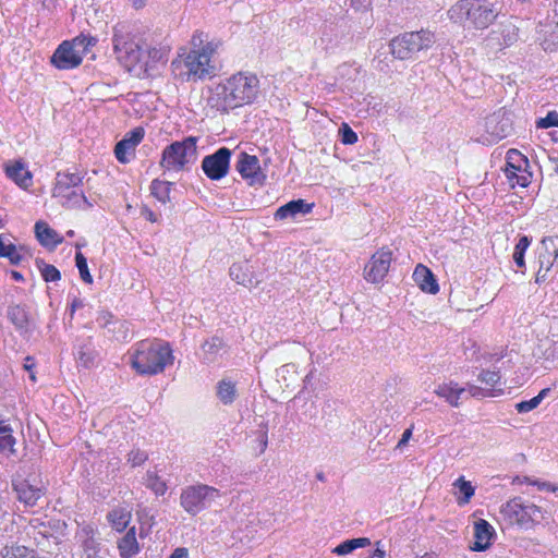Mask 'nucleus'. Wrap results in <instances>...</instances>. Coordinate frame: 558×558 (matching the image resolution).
Instances as JSON below:
<instances>
[{"label": "nucleus", "mask_w": 558, "mask_h": 558, "mask_svg": "<svg viewBox=\"0 0 558 558\" xmlns=\"http://www.w3.org/2000/svg\"><path fill=\"white\" fill-rule=\"evenodd\" d=\"M207 34L196 32L192 39V49L180 53L171 62L173 75L182 82H197L211 78L216 75V66L211 61L214 53L220 46L219 41H208Z\"/></svg>", "instance_id": "nucleus-1"}, {"label": "nucleus", "mask_w": 558, "mask_h": 558, "mask_svg": "<svg viewBox=\"0 0 558 558\" xmlns=\"http://www.w3.org/2000/svg\"><path fill=\"white\" fill-rule=\"evenodd\" d=\"M259 95V80L255 74L239 72L216 85L207 97V106L221 113L253 104Z\"/></svg>", "instance_id": "nucleus-2"}, {"label": "nucleus", "mask_w": 558, "mask_h": 558, "mask_svg": "<svg viewBox=\"0 0 558 558\" xmlns=\"http://www.w3.org/2000/svg\"><path fill=\"white\" fill-rule=\"evenodd\" d=\"M170 344L160 339L137 342L131 352V366L140 375H157L173 363Z\"/></svg>", "instance_id": "nucleus-3"}, {"label": "nucleus", "mask_w": 558, "mask_h": 558, "mask_svg": "<svg viewBox=\"0 0 558 558\" xmlns=\"http://www.w3.org/2000/svg\"><path fill=\"white\" fill-rule=\"evenodd\" d=\"M498 13L495 4L482 0H461L449 9L448 16L454 23H468L469 26L484 29L496 20Z\"/></svg>", "instance_id": "nucleus-4"}, {"label": "nucleus", "mask_w": 558, "mask_h": 558, "mask_svg": "<svg viewBox=\"0 0 558 558\" xmlns=\"http://www.w3.org/2000/svg\"><path fill=\"white\" fill-rule=\"evenodd\" d=\"M197 138L189 136L183 141H175L167 145L159 161L165 172H180L190 169L197 159Z\"/></svg>", "instance_id": "nucleus-5"}, {"label": "nucleus", "mask_w": 558, "mask_h": 558, "mask_svg": "<svg viewBox=\"0 0 558 558\" xmlns=\"http://www.w3.org/2000/svg\"><path fill=\"white\" fill-rule=\"evenodd\" d=\"M83 177L80 173L58 172L52 190V196L59 198L62 206L81 208L83 205L92 207L84 193L80 190Z\"/></svg>", "instance_id": "nucleus-6"}, {"label": "nucleus", "mask_w": 558, "mask_h": 558, "mask_svg": "<svg viewBox=\"0 0 558 558\" xmlns=\"http://www.w3.org/2000/svg\"><path fill=\"white\" fill-rule=\"evenodd\" d=\"M220 496L221 493L216 487L206 484L189 485L181 490L180 505L194 517L210 508Z\"/></svg>", "instance_id": "nucleus-7"}, {"label": "nucleus", "mask_w": 558, "mask_h": 558, "mask_svg": "<svg viewBox=\"0 0 558 558\" xmlns=\"http://www.w3.org/2000/svg\"><path fill=\"white\" fill-rule=\"evenodd\" d=\"M435 43V35L429 31L410 32L390 41L392 56L400 60L412 58L416 52L428 49Z\"/></svg>", "instance_id": "nucleus-8"}, {"label": "nucleus", "mask_w": 558, "mask_h": 558, "mask_svg": "<svg viewBox=\"0 0 558 558\" xmlns=\"http://www.w3.org/2000/svg\"><path fill=\"white\" fill-rule=\"evenodd\" d=\"M501 513L507 517L511 523L520 527L530 529L538 524L544 519V511L541 507L525 501L520 497L513 498L502 505Z\"/></svg>", "instance_id": "nucleus-9"}, {"label": "nucleus", "mask_w": 558, "mask_h": 558, "mask_svg": "<svg viewBox=\"0 0 558 558\" xmlns=\"http://www.w3.org/2000/svg\"><path fill=\"white\" fill-rule=\"evenodd\" d=\"M113 49L117 58L129 68L136 65L142 60V47L130 34L123 33L122 29H114Z\"/></svg>", "instance_id": "nucleus-10"}, {"label": "nucleus", "mask_w": 558, "mask_h": 558, "mask_svg": "<svg viewBox=\"0 0 558 558\" xmlns=\"http://www.w3.org/2000/svg\"><path fill=\"white\" fill-rule=\"evenodd\" d=\"M231 154L229 148L220 147L214 154L205 156L202 169L206 177L213 181L225 178L230 168Z\"/></svg>", "instance_id": "nucleus-11"}, {"label": "nucleus", "mask_w": 558, "mask_h": 558, "mask_svg": "<svg viewBox=\"0 0 558 558\" xmlns=\"http://www.w3.org/2000/svg\"><path fill=\"white\" fill-rule=\"evenodd\" d=\"M12 485L17 499L27 507H34L46 490L44 484L35 477L14 478Z\"/></svg>", "instance_id": "nucleus-12"}, {"label": "nucleus", "mask_w": 558, "mask_h": 558, "mask_svg": "<svg viewBox=\"0 0 558 558\" xmlns=\"http://www.w3.org/2000/svg\"><path fill=\"white\" fill-rule=\"evenodd\" d=\"M390 251H378L373 256L371 262L365 266V279L373 283L380 282L387 275L391 264Z\"/></svg>", "instance_id": "nucleus-13"}, {"label": "nucleus", "mask_w": 558, "mask_h": 558, "mask_svg": "<svg viewBox=\"0 0 558 558\" xmlns=\"http://www.w3.org/2000/svg\"><path fill=\"white\" fill-rule=\"evenodd\" d=\"M235 169L243 179L250 180V184L263 183L265 179L256 156L241 153L235 163Z\"/></svg>", "instance_id": "nucleus-14"}, {"label": "nucleus", "mask_w": 558, "mask_h": 558, "mask_svg": "<svg viewBox=\"0 0 558 558\" xmlns=\"http://www.w3.org/2000/svg\"><path fill=\"white\" fill-rule=\"evenodd\" d=\"M82 60V56L70 46V41H63L51 57L52 64L60 70L74 69Z\"/></svg>", "instance_id": "nucleus-15"}, {"label": "nucleus", "mask_w": 558, "mask_h": 558, "mask_svg": "<svg viewBox=\"0 0 558 558\" xmlns=\"http://www.w3.org/2000/svg\"><path fill=\"white\" fill-rule=\"evenodd\" d=\"M485 130L497 142L512 134V122L505 114L494 113L485 120Z\"/></svg>", "instance_id": "nucleus-16"}, {"label": "nucleus", "mask_w": 558, "mask_h": 558, "mask_svg": "<svg viewBox=\"0 0 558 558\" xmlns=\"http://www.w3.org/2000/svg\"><path fill=\"white\" fill-rule=\"evenodd\" d=\"M494 535L495 530L486 520H477L474 523L475 542L471 546V549L475 551L486 550L490 546V542Z\"/></svg>", "instance_id": "nucleus-17"}, {"label": "nucleus", "mask_w": 558, "mask_h": 558, "mask_svg": "<svg viewBox=\"0 0 558 558\" xmlns=\"http://www.w3.org/2000/svg\"><path fill=\"white\" fill-rule=\"evenodd\" d=\"M313 209V204L306 203L304 199H293L283 206H280L275 213L276 220H284L295 218L299 214L306 215Z\"/></svg>", "instance_id": "nucleus-18"}, {"label": "nucleus", "mask_w": 558, "mask_h": 558, "mask_svg": "<svg viewBox=\"0 0 558 558\" xmlns=\"http://www.w3.org/2000/svg\"><path fill=\"white\" fill-rule=\"evenodd\" d=\"M413 280L422 291L436 294L439 291L437 280L429 268L418 264L413 272Z\"/></svg>", "instance_id": "nucleus-19"}, {"label": "nucleus", "mask_w": 558, "mask_h": 558, "mask_svg": "<svg viewBox=\"0 0 558 558\" xmlns=\"http://www.w3.org/2000/svg\"><path fill=\"white\" fill-rule=\"evenodd\" d=\"M7 317L21 333H27L31 329V319L25 306L13 304L8 307Z\"/></svg>", "instance_id": "nucleus-20"}, {"label": "nucleus", "mask_w": 558, "mask_h": 558, "mask_svg": "<svg viewBox=\"0 0 558 558\" xmlns=\"http://www.w3.org/2000/svg\"><path fill=\"white\" fill-rule=\"evenodd\" d=\"M75 356L78 364L85 368L92 367L95 364L98 353L90 337L78 342Z\"/></svg>", "instance_id": "nucleus-21"}, {"label": "nucleus", "mask_w": 558, "mask_h": 558, "mask_svg": "<svg viewBox=\"0 0 558 558\" xmlns=\"http://www.w3.org/2000/svg\"><path fill=\"white\" fill-rule=\"evenodd\" d=\"M35 234L39 243L46 247H56L63 241V238L44 221H37L35 223Z\"/></svg>", "instance_id": "nucleus-22"}, {"label": "nucleus", "mask_w": 558, "mask_h": 558, "mask_svg": "<svg viewBox=\"0 0 558 558\" xmlns=\"http://www.w3.org/2000/svg\"><path fill=\"white\" fill-rule=\"evenodd\" d=\"M230 277L239 284L253 286L259 282L251 270L248 262L234 263L230 267Z\"/></svg>", "instance_id": "nucleus-23"}, {"label": "nucleus", "mask_w": 558, "mask_h": 558, "mask_svg": "<svg viewBox=\"0 0 558 558\" xmlns=\"http://www.w3.org/2000/svg\"><path fill=\"white\" fill-rule=\"evenodd\" d=\"M8 178L13 180L19 186L27 189L32 183V174L21 161H15L13 165L5 167Z\"/></svg>", "instance_id": "nucleus-24"}, {"label": "nucleus", "mask_w": 558, "mask_h": 558, "mask_svg": "<svg viewBox=\"0 0 558 558\" xmlns=\"http://www.w3.org/2000/svg\"><path fill=\"white\" fill-rule=\"evenodd\" d=\"M464 392L465 388L459 387V385L453 381L439 385L435 390L438 397L444 398L452 407H459L460 399Z\"/></svg>", "instance_id": "nucleus-25"}, {"label": "nucleus", "mask_w": 558, "mask_h": 558, "mask_svg": "<svg viewBox=\"0 0 558 558\" xmlns=\"http://www.w3.org/2000/svg\"><path fill=\"white\" fill-rule=\"evenodd\" d=\"M135 526L128 530L126 534L119 541L118 548L122 558H132L135 556L140 546L136 539Z\"/></svg>", "instance_id": "nucleus-26"}, {"label": "nucleus", "mask_w": 558, "mask_h": 558, "mask_svg": "<svg viewBox=\"0 0 558 558\" xmlns=\"http://www.w3.org/2000/svg\"><path fill=\"white\" fill-rule=\"evenodd\" d=\"M223 341L219 337H213L206 340L203 345L204 361L206 363H213L216 361L220 352L223 350Z\"/></svg>", "instance_id": "nucleus-27"}, {"label": "nucleus", "mask_w": 558, "mask_h": 558, "mask_svg": "<svg viewBox=\"0 0 558 558\" xmlns=\"http://www.w3.org/2000/svg\"><path fill=\"white\" fill-rule=\"evenodd\" d=\"M371 545V539L367 537L351 538L340 543L332 550L335 554L343 556L352 553L357 548H363Z\"/></svg>", "instance_id": "nucleus-28"}, {"label": "nucleus", "mask_w": 558, "mask_h": 558, "mask_svg": "<svg viewBox=\"0 0 558 558\" xmlns=\"http://www.w3.org/2000/svg\"><path fill=\"white\" fill-rule=\"evenodd\" d=\"M217 397L223 404H231L236 398L234 383L229 379H222L217 385Z\"/></svg>", "instance_id": "nucleus-29"}, {"label": "nucleus", "mask_w": 558, "mask_h": 558, "mask_svg": "<svg viewBox=\"0 0 558 558\" xmlns=\"http://www.w3.org/2000/svg\"><path fill=\"white\" fill-rule=\"evenodd\" d=\"M144 485L154 492L156 496H163L168 489L167 483L162 481L156 472L147 471L143 478Z\"/></svg>", "instance_id": "nucleus-30"}, {"label": "nucleus", "mask_w": 558, "mask_h": 558, "mask_svg": "<svg viewBox=\"0 0 558 558\" xmlns=\"http://www.w3.org/2000/svg\"><path fill=\"white\" fill-rule=\"evenodd\" d=\"M171 185V182L154 179L150 183V193L160 203L166 204L170 201Z\"/></svg>", "instance_id": "nucleus-31"}, {"label": "nucleus", "mask_w": 558, "mask_h": 558, "mask_svg": "<svg viewBox=\"0 0 558 558\" xmlns=\"http://www.w3.org/2000/svg\"><path fill=\"white\" fill-rule=\"evenodd\" d=\"M131 519V513L125 509H114L108 514L112 527L118 532H122L126 529Z\"/></svg>", "instance_id": "nucleus-32"}, {"label": "nucleus", "mask_w": 558, "mask_h": 558, "mask_svg": "<svg viewBox=\"0 0 558 558\" xmlns=\"http://www.w3.org/2000/svg\"><path fill=\"white\" fill-rule=\"evenodd\" d=\"M78 536L82 538V546L85 554H97L99 550V543L94 537V530L90 526H84Z\"/></svg>", "instance_id": "nucleus-33"}, {"label": "nucleus", "mask_w": 558, "mask_h": 558, "mask_svg": "<svg viewBox=\"0 0 558 558\" xmlns=\"http://www.w3.org/2000/svg\"><path fill=\"white\" fill-rule=\"evenodd\" d=\"M5 236L0 234V256L9 258L12 265H19L22 256L19 254L16 246L12 243H5Z\"/></svg>", "instance_id": "nucleus-34"}, {"label": "nucleus", "mask_w": 558, "mask_h": 558, "mask_svg": "<svg viewBox=\"0 0 558 558\" xmlns=\"http://www.w3.org/2000/svg\"><path fill=\"white\" fill-rule=\"evenodd\" d=\"M539 267L535 276V282L537 284L544 283L547 279V274L551 269L554 265V259H551L550 254L545 252L541 254L538 257Z\"/></svg>", "instance_id": "nucleus-35"}, {"label": "nucleus", "mask_w": 558, "mask_h": 558, "mask_svg": "<svg viewBox=\"0 0 558 558\" xmlns=\"http://www.w3.org/2000/svg\"><path fill=\"white\" fill-rule=\"evenodd\" d=\"M135 147H133L129 142L124 138L119 141L114 147V156L121 163L130 162L131 158L134 156Z\"/></svg>", "instance_id": "nucleus-36"}, {"label": "nucleus", "mask_w": 558, "mask_h": 558, "mask_svg": "<svg viewBox=\"0 0 558 558\" xmlns=\"http://www.w3.org/2000/svg\"><path fill=\"white\" fill-rule=\"evenodd\" d=\"M550 389L545 388L542 389L537 396L533 397L530 400L521 401L515 404V409L519 413H527L534 409H536L539 403L544 400V398L549 393Z\"/></svg>", "instance_id": "nucleus-37"}, {"label": "nucleus", "mask_w": 558, "mask_h": 558, "mask_svg": "<svg viewBox=\"0 0 558 558\" xmlns=\"http://www.w3.org/2000/svg\"><path fill=\"white\" fill-rule=\"evenodd\" d=\"M453 485L459 489L460 493V496H458L459 505L468 504L474 495V487L472 486L471 482L465 481L464 477L461 476L454 482Z\"/></svg>", "instance_id": "nucleus-38"}, {"label": "nucleus", "mask_w": 558, "mask_h": 558, "mask_svg": "<svg viewBox=\"0 0 558 558\" xmlns=\"http://www.w3.org/2000/svg\"><path fill=\"white\" fill-rule=\"evenodd\" d=\"M530 244L531 238H529L527 235H522L519 239L518 243L515 244L513 252V260L518 267L525 266L524 254Z\"/></svg>", "instance_id": "nucleus-39"}, {"label": "nucleus", "mask_w": 558, "mask_h": 558, "mask_svg": "<svg viewBox=\"0 0 558 558\" xmlns=\"http://www.w3.org/2000/svg\"><path fill=\"white\" fill-rule=\"evenodd\" d=\"M37 265L45 281L54 282L60 280L61 274L53 265L46 264L43 260L37 262Z\"/></svg>", "instance_id": "nucleus-40"}, {"label": "nucleus", "mask_w": 558, "mask_h": 558, "mask_svg": "<svg viewBox=\"0 0 558 558\" xmlns=\"http://www.w3.org/2000/svg\"><path fill=\"white\" fill-rule=\"evenodd\" d=\"M97 39L92 36H78L70 41V46L83 57L86 53L88 47L94 46Z\"/></svg>", "instance_id": "nucleus-41"}, {"label": "nucleus", "mask_w": 558, "mask_h": 558, "mask_svg": "<svg viewBox=\"0 0 558 558\" xmlns=\"http://www.w3.org/2000/svg\"><path fill=\"white\" fill-rule=\"evenodd\" d=\"M75 264L78 269L81 279L86 283H92L93 277L88 270L87 259L81 252H77L75 255Z\"/></svg>", "instance_id": "nucleus-42"}, {"label": "nucleus", "mask_w": 558, "mask_h": 558, "mask_svg": "<svg viewBox=\"0 0 558 558\" xmlns=\"http://www.w3.org/2000/svg\"><path fill=\"white\" fill-rule=\"evenodd\" d=\"M12 433L13 432H9L0 435V451L7 456L15 453L14 446L16 444V439Z\"/></svg>", "instance_id": "nucleus-43"}, {"label": "nucleus", "mask_w": 558, "mask_h": 558, "mask_svg": "<svg viewBox=\"0 0 558 558\" xmlns=\"http://www.w3.org/2000/svg\"><path fill=\"white\" fill-rule=\"evenodd\" d=\"M501 36L504 39V44L506 46H511L513 43L518 40V27L512 23L505 24L501 32Z\"/></svg>", "instance_id": "nucleus-44"}, {"label": "nucleus", "mask_w": 558, "mask_h": 558, "mask_svg": "<svg viewBox=\"0 0 558 558\" xmlns=\"http://www.w3.org/2000/svg\"><path fill=\"white\" fill-rule=\"evenodd\" d=\"M339 134L344 145H353L357 142V134L347 123H342Z\"/></svg>", "instance_id": "nucleus-45"}, {"label": "nucleus", "mask_w": 558, "mask_h": 558, "mask_svg": "<svg viewBox=\"0 0 558 558\" xmlns=\"http://www.w3.org/2000/svg\"><path fill=\"white\" fill-rule=\"evenodd\" d=\"M477 378L481 383L489 387H494L500 381L499 372L496 371H482Z\"/></svg>", "instance_id": "nucleus-46"}, {"label": "nucleus", "mask_w": 558, "mask_h": 558, "mask_svg": "<svg viewBox=\"0 0 558 558\" xmlns=\"http://www.w3.org/2000/svg\"><path fill=\"white\" fill-rule=\"evenodd\" d=\"M551 126H558V112L549 111L545 118H541L536 121V128L548 129Z\"/></svg>", "instance_id": "nucleus-47"}, {"label": "nucleus", "mask_w": 558, "mask_h": 558, "mask_svg": "<svg viewBox=\"0 0 558 558\" xmlns=\"http://www.w3.org/2000/svg\"><path fill=\"white\" fill-rule=\"evenodd\" d=\"M148 459V454L145 451H142L140 449L132 450L128 454V462L133 466H138L143 464Z\"/></svg>", "instance_id": "nucleus-48"}, {"label": "nucleus", "mask_w": 558, "mask_h": 558, "mask_svg": "<svg viewBox=\"0 0 558 558\" xmlns=\"http://www.w3.org/2000/svg\"><path fill=\"white\" fill-rule=\"evenodd\" d=\"M524 165L527 166V159L517 149H510L507 153V165L509 167L515 166V165Z\"/></svg>", "instance_id": "nucleus-49"}, {"label": "nucleus", "mask_w": 558, "mask_h": 558, "mask_svg": "<svg viewBox=\"0 0 558 558\" xmlns=\"http://www.w3.org/2000/svg\"><path fill=\"white\" fill-rule=\"evenodd\" d=\"M144 134L145 132L143 128H135L124 136V140L133 147H136L144 138Z\"/></svg>", "instance_id": "nucleus-50"}, {"label": "nucleus", "mask_w": 558, "mask_h": 558, "mask_svg": "<svg viewBox=\"0 0 558 558\" xmlns=\"http://www.w3.org/2000/svg\"><path fill=\"white\" fill-rule=\"evenodd\" d=\"M259 426H260V429L258 430V441H259V446H260L259 452L263 453L266 450L267 444H268V437H267L268 428H267V425L264 423H260Z\"/></svg>", "instance_id": "nucleus-51"}, {"label": "nucleus", "mask_w": 558, "mask_h": 558, "mask_svg": "<svg viewBox=\"0 0 558 558\" xmlns=\"http://www.w3.org/2000/svg\"><path fill=\"white\" fill-rule=\"evenodd\" d=\"M468 391H469V393L472 397H476V398L493 397L494 396V393H492L490 390L483 389V388L477 387L475 385H469Z\"/></svg>", "instance_id": "nucleus-52"}, {"label": "nucleus", "mask_w": 558, "mask_h": 558, "mask_svg": "<svg viewBox=\"0 0 558 558\" xmlns=\"http://www.w3.org/2000/svg\"><path fill=\"white\" fill-rule=\"evenodd\" d=\"M531 177L532 174L530 172H526L525 170L522 172H520L517 178L514 179V181L512 182V185L517 184V185H520L522 187H525L530 184L531 182Z\"/></svg>", "instance_id": "nucleus-53"}, {"label": "nucleus", "mask_w": 558, "mask_h": 558, "mask_svg": "<svg viewBox=\"0 0 558 558\" xmlns=\"http://www.w3.org/2000/svg\"><path fill=\"white\" fill-rule=\"evenodd\" d=\"M522 166L523 165H515V166H512V167H509L507 165L506 167V177L508 178V180L512 183L514 181V179L517 178V175L522 172Z\"/></svg>", "instance_id": "nucleus-54"}, {"label": "nucleus", "mask_w": 558, "mask_h": 558, "mask_svg": "<svg viewBox=\"0 0 558 558\" xmlns=\"http://www.w3.org/2000/svg\"><path fill=\"white\" fill-rule=\"evenodd\" d=\"M350 5L355 11H365L371 5V0H350Z\"/></svg>", "instance_id": "nucleus-55"}, {"label": "nucleus", "mask_w": 558, "mask_h": 558, "mask_svg": "<svg viewBox=\"0 0 558 558\" xmlns=\"http://www.w3.org/2000/svg\"><path fill=\"white\" fill-rule=\"evenodd\" d=\"M23 366H24V369L29 373V379L35 381L36 377H35L34 371H33L35 367L34 359L32 356L25 357Z\"/></svg>", "instance_id": "nucleus-56"}, {"label": "nucleus", "mask_w": 558, "mask_h": 558, "mask_svg": "<svg viewBox=\"0 0 558 558\" xmlns=\"http://www.w3.org/2000/svg\"><path fill=\"white\" fill-rule=\"evenodd\" d=\"M296 372V366L295 364H286V365H282L278 371H277V375L282 377V378H286V375L287 374H290V373H295Z\"/></svg>", "instance_id": "nucleus-57"}, {"label": "nucleus", "mask_w": 558, "mask_h": 558, "mask_svg": "<svg viewBox=\"0 0 558 558\" xmlns=\"http://www.w3.org/2000/svg\"><path fill=\"white\" fill-rule=\"evenodd\" d=\"M522 482L527 483V484H532V485H536L539 490H549L550 489V484L549 483L539 482V481H532L527 476H524Z\"/></svg>", "instance_id": "nucleus-58"}, {"label": "nucleus", "mask_w": 558, "mask_h": 558, "mask_svg": "<svg viewBox=\"0 0 558 558\" xmlns=\"http://www.w3.org/2000/svg\"><path fill=\"white\" fill-rule=\"evenodd\" d=\"M412 432H413V427L412 426L407 428L403 432L401 439L398 441L397 448H402V447H404L408 444V441L412 437Z\"/></svg>", "instance_id": "nucleus-59"}, {"label": "nucleus", "mask_w": 558, "mask_h": 558, "mask_svg": "<svg viewBox=\"0 0 558 558\" xmlns=\"http://www.w3.org/2000/svg\"><path fill=\"white\" fill-rule=\"evenodd\" d=\"M169 558H189V550L185 547L175 548Z\"/></svg>", "instance_id": "nucleus-60"}, {"label": "nucleus", "mask_w": 558, "mask_h": 558, "mask_svg": "<svg viewBox=\"0 0 558 558\" xmlns=\"http://www.w3.org/2000/svg\"><path fill=\"white\" fill-rule=\"evenodd\" d=\"M167 54V51L165 49H151L149 51V57L153 59V60H156V61H160L162 60Z\"/></svg>", "instance_id": "nucleus-61"}, {"label": "nucleus", "mask_w": 558, "mask_h": 558, "mask_svg": "<svg viewBox=\"0 0 558 558\" xmlns=\"http://www.w3.org/2000/svg\"><path fill=\"white\" fill-rule=\"evenodd\" d=\"M379 542L377 543V548L369 555H367L364 558H384L385 557V550L379 547Z\"/></svg>", "instance_id": "nucleus-62"}, {"label": "nucleus", "mask_w": 558, "mask_h": 558, "mask_svg": "<svg viewBox=\"0 0 558 558\" xmlns=\"http://www.w3.org/2000/svg\"><path fill=\"white\" fill-rule=\"evenodd\" d=\"M144 214H145V218H146L147 220H149V221H151V222L157 221V217H156L155 213H154V211H151L150 209H147V208H146V209H145V211H144Z\"/></svg>", "instance_id": "nucleus-63"}, {"label": "nucleus", "mask_w": 558, "mask_h": 558, "mask_svg": "<svg viewBox=\"0 0 558 558\" xmlns=\"http://www.w3.org/2000/svg\"><path fill=\"white\" fill-rule=\"evenodd\" d=\"M9 432H13L11 426L5 424L3 421H0V435Z\"/></svg>", "instance_id": "nucleus-64"}]
</instances>
